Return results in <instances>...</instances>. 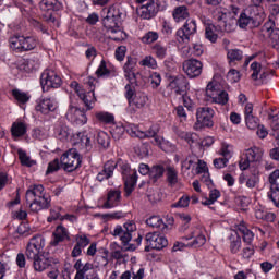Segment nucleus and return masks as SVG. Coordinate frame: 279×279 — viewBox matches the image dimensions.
Masks as SVG:
<instances>
[{
    "instance_id": "1",
    "label": "nucleus",
    "mask_w": 279,
    "mask_h": 279,
    "mask_svg": "<svg viewBox=\"0 0 279 279\" xmlns=\"http://www.w3.org/2000/svg\"><path fill=\"white\" fill-rule=\"evenodd\" d=\"M123 16V12L119 7H110L107 15L102 19V25L105 29H107V34H109V38L114 40L116 43H120V40H125L128 35L121 28V21Z\"/></svg>"
},
{
    "instance_id": "2",
    "label": "nucleus",
    "mask_w": 279,
    "mask_h": 279,
    "mask_svg": "<svg viewBox=\"0 0 279 279\" xmlns=\"http://www.w3.org/2000/svg\"><path fill=\"white\" fill-rule=\"evenodd\" d=\"M61 167L69 173L82 167V156L75 148H71L61 156Z\"/></svg>"
},
{
    "instance_id": "3",
    "label": "nucleus",
    "mask_w": 279,
    "mask_h": 279,
    "mask_svg": "<svg viewBox=\"0 0 279 279\" xmlns=\"http://www.w3.org/2000/svg\"><path fill=\"white\" fill-rule=\"evenodd\" d=\"M36 45H38V41L34 37L19 35L10 38V47L13 51H17V53L32 51V49H36Z\"/></svg>"
},
{
    "instance_id": "4",
    "label": "nucleus",
    "mask_w": 279,
    "mask_h": 279,
    "mask_svg": "<svg viewBox=\"0 0 279 279\" xmlns=\"http://www.w3.org/2000/svg\"><path fill=\"white\" fill-rule=\"evenodd\" d=\"M265 21V17L258 15L257 13H253L252 11H246L240 14V17L236 21V24L241 29H247V27H260Z\"/></svg>"
},
{
    "instance_id": "5",
    "label": "nucleus",
    "mask_w": 279,
    "mask_h": 279,
    "mask_svg": "<svg viewBox=\"0 0 279 279\" xmlns=\"http://www.w3.org/2000/svg\"><path fill=\"white\" fill-rule=\"evenodd\" d=\"M45 248V238L41 235H35L31 239L26 246L25 256L27 260H36L37 257L41 256L43 250Z\"/></svg>"
},
{
    "instance_id": "6",
    "label": "nucleus",
    "mask_w": 279,
    "mask_h": 279,
    "mask_svg": "<svg viewBox=\"0 0 279 279\" xmlns=\"http://www.w3.org/2000/svg\"><path fill=\"white\" fill-rule=\"evenodd\" d=\"M162 10L160 5V0H148L145 4H141L136 12L140 19L144 21H149L158 14Z\"/></svg>"
},
{
    "instance_id": "7",
    "label": "nucleus",
    "mask_w": 279,
    "mask_h": 279,
    "mask_svg": "<svg viewBox=\"0 0 279 279\" xmlns=\"http://www.w3.org/2000/svg\"><path fill=\"white\" fill-rule=\"evenodd\" d=\"M40 84L43 90H49L50 88H60L62 86V78L53 70H45L40 76Z\"/></svg>"
},
{
    "instance_id": "8",
    "label": "nucleus",
    "mask_w": 279,
    "mask_h": 279,
    "mask_svg": "<svg viewBox=\"0 0 279 279\" xmlns=\"http://www.w3.org/2000/svg\"><path fill=\"white\" fill-rule=\"evenodd\" d=\"M136 232V223L134 221L125 222L122 227L117 226L112 232L113 236H118L122 244L128 245L132 241V234Z\"/></svg>"
},
{
    "instance_id": "9",
    "label": "nucleus",
    "mask_w": 279,
    "mask_h": 279,
    "mask_svg": "<svg viewBox=\"0 0 279 279\" xmlns=\"http://www.w3.org/2000/svg\"><path fill=\"white\" fill-rule=\"evenodd\" d=\"M145 241V252H149L150 250H165V247L169 245L167 238H165V235H160L158 232L147 233Z\"/></svg>"
},
{
    "instance_id": "10",
    "label": "nucleus",
    "mask_w": 279,
    "mask_h": 279,
    "mask_svg": "<svg viewBox=\"0 0 279 279\" xmlns=\"http://www.w3.org/2000/svg\"><path fill=\"white\" fill-rule=\"evenodd\" d=\"M197 34V22L193 19H187L183 26L177 31L179 43H190L191 36Z\"/></svg>"
},
{
    "instance_id": "11",
    "label": "nucleus",
    "mask_w": 279,
    "mask_h": 279,
    "mask_svg": "<svg viewBox=\"0 0 279 279\" xmlns=\"http://www.w3.org/2000/svg\"><path fill=\"white\" fill-rule=\"evenodd\" d=\"M204 63L197 59H189L183 62V71L191 80L199 77V75H202Z\"/></svg>"
},
{
    "instance_id": "12",
    "label": "nucleus",
    "mask_w": 279,
    "mask_h": 279,
    "mask_svg": "<svg viewBox=\"0 0 279 279\" xmlns=\"http://www.w3.org/2000/svg\"><path fill=\"white\" fill-rule=\"evenodd\" d=\"M65 117L68 121H71V123H74V125H86V123H88L86 111L75 106H70Z\"/></svg>"
},
{
    "instance_id": "13",
    "label": "nucleus",
    "mask_w": 279,
    "mask_h": 279,
    "mask_svg": "<svg viewBox=\"0 0 279 279\" xmlns=\"http://www.w3.org/2000/svg\"><path fill=\"white\" fill-rule=\"evenodd\" d=\"M170 80L168 88L174 95H184L189 90V81L183 75L172 76Z\"/></svg>"
},
{
    "instance_id": "14",
    "label": "nucleus",
    "mask_w": 279,
    "mask_h": 279,
    "mask_svg": "<svg viewBox=\"0 0 279 279\" xmlns=\"http://www.w3.org/2000/svg\"><path fill=\"white\" fill-rule=\"evenodd\" d=\"M213 117H215V110L210 107H201L196 110L197 123H201L203 128H213Z\"/></svg>"
},
{
    "instance_id": "15",
    "label": "nucleus",
    "mask_w": 279,
    "mask_h": 279,
    "mask_svg": "<svg viewBox=\"0 0 279 279\" xmlns=\"http://www.w3.org/2000/svg\"><path fill=\"white\" fill-rule=\"evenodd\" d=\"M58 263H60L58 258L50 257L45 253H41L33 260V267L35 271H45V269H49V267H53V265H58Z\"/></svg>"
},
{
    "instance_id": "16",
    "label": "nucleus",
    "mask_w": 279,
    "mask_h": 279,
    "mask_svg": "<svg viewBox=\"0 0 279 279\" xmlns=\"http://www.w3.org/2000/svg\"><path fill=\"white\" fill-rule=\"evenodd\" d=\"M124 76L129 80L130 84H136L141 74L136 72V60L132 57H128L123 66Z\"/></svg>"
},
{
    "instance_id": "17",
    "label": "nucleus",
    "mask_w": 279,
    "mask_h": 279,
    "mask_svg": "<svg viewBox=\"0 0 279 279\" xmlns=\"http://www.w3.org/2000/svg\"><path fill=\"white\" fill-rule=\"evenodd\" d=\"M29 205L32 213H40V210H47L51 206V196H39L32 201H26Z\"/></svg>"
},
{
    "instance_id": "18",
    "label": "nucleus",
    "mask_w": 279,
    "mask_h": 279,
    "mask_svg": "<svg viewBox=\"0 0 279 279\" xmlns=\"http://www.w3.org/2000/svg\"><path fill=\"white\" fill-rule=\"evenodd\" d=\"M35 110L41 114H49L58 110V101L53 98H44L36 105Z\"/></svg>"
},
{
    "instance_id": "19",
    "label": "nucleus",
    "mask_w": 279,
    "mask_h": 279,
    "mask_svg": "<svg viewBox=\"0 0 279 279\" xmlns=\"http://www.w3.org/2000/svg\"><path fill=\"white\" fill-rule=\"evenodd\" d=\"M52 236L53 240L50 242V245H52V247H58V245H60V243H63V241H71V238L69 236V230L62 225H59L56 228Z\"/></svg>"
},
{
    "instance_id": "20",
    "label": "nucleus",
    "mask_w": 279,
    "mask_h": 279,
    "mask_svg": "<svg viewBox=\"0 0 279 279\" xmlns=\"http://www.w3.org/2000/svg\"><path fill=\"white\" fill-rule=\"evenodd\" d=\"M194 239L192 243H187V247H202V245L206 244V236L202 234L198 229L191 231L189 235L182 238L183 241H191Z\"/></svg>"
},
{
    "instance_id": "21",
    "label": "nucleus",
    "mask_w": 279,
    "mask_h": 279,
    "mask_svg": "<svg viewBox=\"0 0 279 279\" xmlns=\"http://www.w3.org/2000/svg\"><path fill=\"white\" fill-rule=\"evenodd\" d=\"M128 134L135 138H154L157 133L153 129L148 130L147 132H143L138 130L136 125H129L128 126Z\"/></svg>"
},
{
    "instance_id": "22",
    "label": "nucleus",
    "mask_w": 279,
    "mask_h": 279,
    "mask_svg": "<svg viewBox=\"0 0 279 279\" xmlns=\"http://www.w3.org/2000/svg\"><path fill=\"white\" fill-rule=\"evenodd\" d=\"M114 169H117V162L107 161L104 166L102 171L97 174L98 182H104V180H110L114 175Z\"/></svg>"
},
{
    "instance_id": "23",
    "label": "nucleus",
    "mask_w": 279,
    "mask_h": 279,
    "mask_svg": "<svg viewBox=\"0 0 279 279\" xmlns=\"http://www.w3.org/2000/svg\"><path fill=\"white\" fill-rule=\"evenodd\" d=\"M147 101H149V98L144 93H137L134 95L133 99L130 100L129 106L130 108H133L134 112L136 110H141L144 106H147Z\"/></svg>"
},
{
    "instance_id": "24",
    "label": "nucleus",
    "mask_w": 279,
    "mask_h": 279,
    "mask_svg": "<svg viewBox=\"0 0 279 279\" xmlns=\"http://www.w3.org/2000/svg\"><path fill=\"white\" fill-rule=\"evenodd\" d=\"M119 202H121V191L110 190L107 194V201L102 205V208H114V206H119Z\"/></svg>"
},
{
    "instance_id": "25",
    "label": "nucleus",
    "mask_w": 279,
    "mask_h": 279,
    "mask_svg": "<svg viewBox=\"0 0 279 279\" xmlns=\"http://www.w3.org/2000/svg\"><path fill=\"white\" fill-rule=\"evenodd\" d=\"M39 8L43 12H60L62 3L58 0H41Z\"/></svg>"
},
{
    "instance_id": "26",
    "label": "nucleus",
    "mask_w": 279,
    "mask_h": 279,
    "mask_svg": "<svg viewBox=\"0 0 279 279\" xmlns=\"http://www.w3.org/2000/svg\"><path fill=\"white\" fill-rule=\"evenodd\" d=\"M78 98L83 101L86 110H93L95 104L97 102V97H95V92H82L78 94Z\"/></svg>"
},
{
    "instance_id": "27",
    "label": "nucleus",
    "mask_w": 279,
    "mask_h": 279,
    "mask_svg": "<svg viewBox=\"0 0 279 279\" xmlns=\"http://www.w3.org/2000/svg\"><path fill=\"white\" fill-rule=\"evenodd\" d=\"M246 156H248V159L253 163V167H258L259 162L263 160V149L258 147H252L246 149L245 151Z\"/></svg>"
},
{
    "instance_id": "28",
    "label": "nucleus",
    "mask_w": 279,
    "mask_h": 279,
    "mask_svg": "<svg viewBox=\"0 0 279 279\" xmlns=\"http://www.w3.org/2000/svg\"><path fill=\"white\" fill-rule=\"evenodd\" d=\"M35 197H47V195H45V186L41 184L34 185L26 191V202H32Z\"/></svg>"
},
{
    "instance_id": "29",
    "label": "nucleus",
    "mask_w": 279,
    "mask_h": 279,
    "mask_svg": "<svg viewBox=\"0 0 279 279\" xmlns=\"http://www.w3.org/2000/svg\"><path fill=\"white\" fill-rule=\"evenodd\" d=\"M209 93V99L211 100V104H219L220 106H226L228 104L229 97L228 93L226 90H220L217 94H213V92Z\"/></svg>"
},
{
    "instance_id": "30",
    "label": "nucleus",
    "mask_w": 279,
    "mask_h": 279,
    "mask_svg": "<svg viewBox=\"0 0 279 279\" xmlns=\"http://www.w3.org/2000/svg\"><path fill=\"white\" fill-rule=\"evenodd\" d=\"M137 180H138V174H136V172H133L132 175L125 180V183H124L125 197H130L132 193H134V187L136 186Z\"/></svg>"
},
{
    "instance_id": "31",
    "label": "nucleus",
    "mask_w": 279,
    "mask_h": 279,
    "mask_svg": "<svg viewBox=\"0 0 279 279\" xmlns=\"http://www.w3.org/2000/svg\"><path fill=\"white\" fill-rule=\"evenodd\" d=\"M226 19V14H222L219 19H218V27L221 32H227V34H230L231 32H234L235 29V25L234 22L232 20L228 21V20H223Z\"/></svg>"
},
{
    "instance_id": "32",
    "label": "nucleus",
    "mask_w": 279,
    "mask_h": 279,
    "mask_svg": "<svg viewBox=\"0 0 279 279\" xmlns=\"http://www.w3.org/2000/svg\"><path fill=\"white\" fill-rule=\"evenodd\" d=\"M263 1L264 0H252V4L248 5L247 12H253L263 19H266L267 14H265V9L263 8Z\"/></svg>"
},
{
    "instance_id": "33",
    "label": "nucleus",
    "mask_w": 279,
    "mask_h": 279,
    "mask_svg": "<svg viewBox=\"0 0 279 279\" xmlns=\"http://www.w3.org/2000/svg\"><path fill=\"white\" fill-rule=\"evenodd\" d=\"M229 239L231 241V254H239V250H241V235L239 234V231H233Z\"/></svg>"
},
{
    "instance_id": "34",
    "label": "nucleus",
    "mask_w": 279,
    "mask_h": 279,
    "mask_svg": "<svg viewBox=\"0 0 279 279\" xmlns=\"http://www.w3.org/2000/svg\"><path fill=\"white\" fill-rule=\"evenodd\" d=\"M26 132H27V126L23 122H14L11 126V134L15 138L25 136Z\"/></svg>"
},
{
    "instance_id": "35",
    "label": "nucleus",
    "mask_w": 279,
    "mask_h": 279,
    "mask_svg": "<svg viewBox=\"0 0 279 279\" xmlns=\"http://www.w3.org/2000/svg\"><path fill=\"white\" fill-rule=\"evenodd\" d=\"M146 225L149 226V228H156L158 230H161V232H165V228H167V225L159 216H151L146 220Z\"/></svg>"
},
{
    "instance_id": "36",
    "label": "nucleus",
    "mask_w": 279,
    "mask_h": 279,
    "mask_svg": "<svg viewBox=\"0 0 279 279\" xmlns=\"http://www.w3.org/2000/svg\"><path fill=\"white\" fill-rule=\"evenodd\" d=\"M227 59L229 60V64H233L234 62H241V60H243V51L236 48L228 49Z\"/></svg>"
},
{
    "instance_id": "37",
    "label": "nucleus",
    "mask_w": 279,
    "mask_h": 279,
    "mask_svg": "<svg viewBox=\"0 0 279 279\" xmlns=\"http://www.w3.org/2000/svg\"><path fill=\"white\" fill-rule=\"evenodd\" d=\"M162 175H165V167L156 165L150 168L149 178L151 182H158Z\"/></svg>"
},
{
    "instance_id": "38",
    "label": "nucleus",
    "mask_w": 279,
    "mask_h": 279,
    "mask_svg": "<svg viewBox=\"0 0 279 279\" xmlns=\"http://www.w3.org/2000/svg\"><path fill=\"white\" fill-rule=\"evenodd\" d=\"M217 26L214 24H207L205 26V38L209 40V43H217V38H219V35H217Z\"/></svg>"
},
{
    "instance_id": "39",
    "label": "nucleus",
    "mask_w": 279,
    "mask_h": 279,
    "mask_svg": "<svg viewBox=\"0 0 279 279\" xmlns=\"http://www.w3.org/2000/svg\"><path fill=\"white\" fill-rule=\"evenodd\" d=\"M242 234L243 235V241L244 243H247L250 245V243H252V241H254V233L247 229V227H245L244 225H239L238 226V234Z\"/></svg>"
},
{
    "instance_id": "40",
    "label": "nucleus",
    "mask_w": 279,
    "mask_h": 279,
    "mask_svg": "<svg viewBox=\"0 0 279 279\" xmlns=\"http://www.w3.org/2000/svg\"><path fill=\"white\" fill-rule=\"evenodd\" d=\"M172 16L178 22L184 21V19H189L190 16L189 9L185 5L178 7L174 9Z\"/></svg>"
},
{
    "instance_id": "41",
    "label": "nucleus",
    "mask_w": 279,
    "mask_h": 279,
    "mask_svg": "<svg viewBox=\"0 0 279 279\" xmlns=\"http://www.w3.org/2000/svg\"><path fill=\"white\" fill-rule=\"evenodd\" d=\"M167 182L169 186H175L178 184V171L173 167L166 169Z\"/></svg>"
},
{
    "instance_id": "42",
    "label": "nucleus",
    "mask_w": 279,
    "mask_h": 279,
    "mask_svg": "<svg viewBox=\"0 0 279 279\" xmlns=\"http://www.w3.org/2000/svg\"><path fill=\"white\" fill-rule=\"evenodd\" d=\"M268 199L272 202L276 208H279V186L270 185V191L268 192Z\"/></svg>"
},
{
    "instance_id": "43",
    "label": "nucleus",
    "mask_w": 279,
    "mask_h": 279,
    "mask_svg": "<svg viewBox=\"0 0 279 279\" xmlns=\"http://www.w3.org/2000/svg\"><path fill=\"white\" fill-rule=\"evenodd\" d=\"M54 134L59 141H66L71 135V130L66 125H61L56 129Z\"/></svg>"
},
{
    "instance_id": "44",
    "label": "nucleus",
    "mask_w": 279,
    "mask_h": 279,
    "mask_svg": "<svg viewBox=\"0 0 279 279\" xmlns=\"http://www.w3.org/2000/svg\"><path fill=\"white\" fill-rule=\"evenodd\" d=\"M12 95L14 99L19 101V104H27V101H29L31 99V96L27 93L22 92L21 89H13Z\"/></svg>"
},
{
    "instance_id": "45",
    "label": "nucleus",
    "mask_w": 279,
    "mask_h": 279,
    "mask_svg": "<svg viewBox=\"0 0 279 279\" xmlns=\"http://www.w3.org/2000/svg\"><path fill=\"white\" fill-rule=\"evenodd\" d=\"M108 254H110V252H108V250L104 248L102 254L96 256L95 263H96L97 267H108V263H109Z\"/></svg>"
},
{
    "instance_id": "46",
    "label": "nucleus",
    "mask_w": 279,
    "mask_h": 279,
    "mask_svg": "<svg viewBox=\"0 0 279 279\" xmlns=\"http://www.w3.org/2000/svg\"><path fill=\"white\" fill-rule=\"evenodd\" d=\"M251 171H252V174L246 181L247 189H254L258 184V182H260V179L258 178L259 175L258 169H253Z\"/></svg>"
},
{
    "instance_id": "47",
    "label": "nucleus",
    "mask_w": 279,
    "mask_h": 279,
    "mask_svg": "<svg viewBox=\"0 0 279 279\" xmlns=\"http://www.w3.org/2000/svg\"><path fill=\"white\" fill-rule=\"evenodd\" d=\"M239 167L241 171H247V169H256L246 153L241 157V160L239 161Z\"/></svg>"
},
{
    "instance_id": "48",
    "label": "nucleus",
    "mask_w": 279,
    "mask_h": 279,
    "mask_svg": "<svg viewBox=\"0 0 279 279\" xmlns=\"http://www.w3.org/2000/svg\"><path fill=\"white\" fill-rule=\"evenodd\" d=\"M97 143L100 145V147H104V149H107V147H110V136H108V133L101 131L97 134Z\"/></svg>"
},
{
    "instance_id": "49",
    "label": "nucleus",
    "mask_w": 279,
    "mask_h": 279,
    "mask_svg": "<svg viewBox=\"0 0 279 279\" xmlns=\"http://www.w3.org/2000/svg\"><path fill=\"white\" fill-rule=\"evenodd\" d=\"M178 136L183 138L189 145H193L197 141V135L195 133L179 131Z\"/></svg>"
},
{
    "instance_id": "50",
    "label": "nucleus",
    "mask_w": 279,
    "mask_h": 279,
    "mask_svg": "<svg viewBox=\"0 0 279 279\" xmlns=\"http://www.w3.org/2000/svg\"><path fill=\"white\" fill-rule=\"evenodd\" d=\"M129 125H134V124H128L125 126H123V125L114 126V129H112V131H111V134H112L113 138L116 141H119L123 136V134H125V132L128 133V126Z\"/></svg>"
},
{
    "instance_id": "51",
    "label": "nucleus",
    "mask_w": 279,
    "mask_h": 279,
    "mask_svg": "<svg viewBox=\"0 0 279 279\" xmlns=\"http://www.w3.org/2000/svg\"><path fill=\"white\" fill-rule=\"evenodd\" d=\"M96 119L100 121V123H114V116L109 112H97Z\"/></svg>"
},
{
    "instance_id": "52",
    "label": "nucleus",
    "mask_w": 279,
    "mask_h": 279,
    "mask_svg": "<svg viewBox=\"0 0 279 279\" xmlns=\"http://www.w3.org/2000/svg\"><path fill=\"white\" fill-rule=\"evenodd\" d=\"M153 51L159 60H165L167 58V46H162L161 44H156L153 47Z\"/></svg>"
},
{
    "instance_id": "53",
    "label": "nucleus",
    "mask_w": 279,
    "mask_h": 279,
    "mask_svg": "<svg viewBox=\"0 0 279 279\" xmlns=\"http://www.w3.org/2000/svg\"><path fill=\"white\" fill-rule=\"evenodd\" d=\"M221 90V85L218 84L217 81H211L207 84V87H206V96L207 97H210V93H213L214 95H217V93H219Z\"/></svg>"
},
{
    "instance_id": "54",
    "label": "nucleus",
    "mask_w": 279,
    "mask_h": 279,
    "mask_svg": "<svg viewBox=\"0 0 279 279\" xmlns=\"http://www.w3.org/2000/svg\"><path fill=\"white\" fill-rule=\"evenodd\" d=\"M197 156L192 155L189 156L183 162H182V168L186 169V171L193 169L195 167V165H197Z\"/></svg>"
},
{
    "instance_id": "55",
    "label": "nucleus",
    "mask_w": 279,
    "mask_h": 279,
    "mask_svg": "<svg viewBox=\"0 0 279 279\" xmlns=\"http://www.w3.org/2000/svg\"><path fill=\"white\" fill-rule=\"evenodd\" d=\"M159 35L156 32H148L142 37V43L145 45H151V43H156L158 40Z\"/></svg>"
},
{
    "instance_id": "56",
    "label": "nucleus",
    "mask_w": 279,
    "mask_h": 279,
    "mask_svg": "<svg viewBox=\"0 0 279 279\" xmlns=\"http://www.w3.org/2000/svg\"><path fill=\"white\" fill-rule=\"evenodd\" d=\"M140 64L142 66H147L148 69H158V62H156V59L151 56L145 57Z\"/></svg>"
},
{
    "instance_id": "57",
    "label": "nucleus",
    "mask_w": 279,
    "mask_h": 279,
    "mask_svg": "<svg viewBox=\"0 0 279 279\" xmlns=\"http://www.w3.org/2000/svg\"><path fill=\"white\" fill-rule=\"evenodd\" d=\"M17 154L21 160V165H23L24 167H33V165H36V162H34V160H32L25 151L19 150Z\"/></svg>"
},
{
    "instance_id": "58",
    "label": "nucleus",
    "mask_w": 279,
    "mask_h": 279,
    "mask_svg": "<svg viewBox=\"0 0 279 279\" xmlns=\"http://www.w3.org/2000/svg\"><path fill=\"white\" fill-rule=\"evenodd\" d=\"M21 71H25L26 73H29L34 71V60L32 59H23L20 64Z\"/></svg>"
},
{
    "instance_id": "59",
    "label": "nucleus",
    "mask_w": 279,
    "mask_h": 279,
    "mask_svg": "<svg viewBox=\"0 0 279 279\" xmlns=\"http://www.w3.org/2000/svg\"><path fill=\"white\" fill-rule=\"evenodd\" d=\"M274 49L279 51V28H275L270 35H268Z\"/></svg>"
},
{
    "instance_id": "60",
    "label": "nucleus",
    "mask_w": 279,
    "mask_h": 279,
    "mask_svg": "<svg viewBox=\"0 0 279 279\" xmlns=\"http://www.w3.org/2000/svg\"><path fill=\"white\" fill-rule=\"evenodd\" d=\"M97 77H108L110 75V70L106 68V61H101L100 65L98 66L96 71Z\"/></svg>"
},
{
    "instance_id": "61",
    "label": "nucleus",
    "mask_w": 279,
    "mask_h": 279,
    "mask_svg": "<svg viewBox=\"0 0 279 279\" xmlns=\"http://www.w3.org/2000/svg\"><path fill=\"white\" fill-rule=\"evenodd\" d=\"M227 78L229 80V82H231L232 84H236V82H239L241 80V72H239L235 69H231L228 74H227Z\"/></svg>"
},
{
    "instance_id": "62",
    "label": "nucleus",
    "mask_w": 279,
    "mask_h": 279,
    "mask_svg": "<svg viewBox=\"0 0 279 279\" xmlns=\"http://www.w3.org/2000/svg\"><path fill=\"white\" fill-rule=\"evenodd\" d=\"M75 241H76V245L83 250L84 247L90 244V239H88L86 234L76 235Z\"/></svg>"
},
{
    "instance_id": "63",
    "label": "nucleus",
    "mask_w": 279,
    "mask_h": 279,
    "mask_svg": "<svg viewBox=\"0 0 279 279\" xmlns=\"http://www.w3.org/2000/svg\"><path fill=\"white\" fill-rule=\"evenodd\" d=\"M60 165H61V161L58 158L50 161L48 163V169L46 171V174L49 175V173H56V171H58L60 169Z\"/></svg>"
},
{
    "instance_id": "64",
    "label": "nucleus",
    "mask_w": 279,
    "mask_h": 279,
    "mask_svg": "<svg viewBox=\"0 0 279 279\" xmlns=\"http://www.w3.org/2000/svg\"><path fill=\"white\" fill-rule=\"evenodd\" d=\"M245 122H246V126L248 128V130H256V128H258V118L254 117V116H248L247 118H245Z\"/></svg>"
}]
</instances>
